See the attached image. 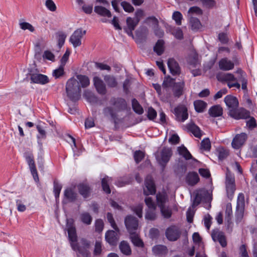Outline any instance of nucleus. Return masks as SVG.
Wrapping results in <instances>:
<instances>
[{
  "mask_svg": "<svg viewBox=\"0 0 257 257\" xmlns=\"http://www.w3.org/2000/svg\"><path fill=\"white\" fill-rule=\"evenodd\" d=\"M66 91L70 100H78L80 97L81 88L77 80L74 77L70 78L66 84Z\"/></svg>",
  "mask_w": 257,
  "mask_h": 257,
  "instance_id": "obj_1",
  "label": "nucleus"
},
{
  "mask_svg": "<svg viewBox=\"0 0 257 257\" xmlns=\"http://www.w3.org/2000/svg\"><path fill=\"white\" fill-rule=\"evenodd\" d=\"M173 85V92L175 97H179L183 94L185 83L183 81L179 82H174V79L170 77L166 78L163 81L162 86L163 92L169 93V87Z\"/></svg>",
  "mask_w": 257,
  "mask_h": 257,
  "instance_id": "obj_2",
  "label": "nucleus"
},
{
  "mask_svg": "<svg viewBox=\"0 0 257 257\" xmlns=\"http://www.w3.org/2000/svg\"><path fill=\"white\" fill-rule=\"evenodd\" d=\"M155 155L158 163L164 170L172 156V151L171 148L164 147L160 151L157 152Z\"/></svg>",
  "mask_w": 257,
  "mask_h": 257,
  "instance_id": "obj_3",
  "label": "nucleus"
},
{
  "mask_svg": "<svg viewBox=\"0 0 257 257\" xmlns=\"http://www.w3.org/2000/svg\"><path fill=\"white\" fill-rule=\"evenodd\" d=\"M28 75L30 77L31 83L44 85L49 82V79L47 76L40 74L39 72L31 70L29 71Z\"/></svg>",
  "mask_w": 257,
  "mask_h": 257,
  "instance_id": "obj_4",
  "label": "nucleus"
},
{
  "mask_svg": "<svg viewBox=\"0 0 257 257\" xmlns=\"http://www.w3.org/2000/svg\"><path fill=\"white\" fill-rule=\"evenodd\" d=\"M125 227L130 233L136 232L139 227V220L132 215H127L124 219Z\"/></svg>",
  "mask_w": 257,
  "mask_h": 257,
  "instance_id": "obj_5",
  "label": "nucleus"
},
{
  "mask_svg": "<svg viewBox=\"0 0 257 257\" xmlns=\"http://www.w3.org/2000/svg\"><path fill=\"white\" fill-rule=\"evenodd\" d=\"M181 232V229L179 226L171 225L166 229L165 234L169 240L174 241L180 237Z\"/></svg>",
  "mask_w": 257,
  "mask_h": 257,
  "instance_id": "obj_6",
  "label": "nucleus"
},
{
  "mask_svg": "<svg viewBox=\"0 0 257 257\" xmlns=\"http://www.w3.org/2000/svg\"><path fill=\"white\" fill-rule=\"evenodd\" d=\"M86 34V31H83L81 28L76 30L70 37L69 41L73 45V47L76 48L81 45V39Z\"/></svg>",
  "mask_w": 257,
  "mask_h": 257,
  "instance_id": "obj_7",
  "label": "nucleus"
},
{
  "mask_svg": "<svg viewBox=\"0 0 257 257\" xmlns=\"http://www.w3.org/2000/svg\"><path fill=\"white\" fill-rule=\"evenodd\" d=\"M109 103L116 112L126 109L127 104L125 99L119 97H112L109 100Z\"/></svg>",
  "mask_w": 257,
  "mask_h": 257,
  "instance_id": "obj_8",
  "label": "nucleus"
},
{
  "mask_svg": "<svg viewBox=\"0 0 257 257\" xmlns=\"http://www.w3.org/2000/svg\"><path fill=\"white\" fill-rule=\"evenodd\" d=\"M228 114L235 119H246L249 117L250 112L242 108L240 109L235 108L229 110Z\"/></svg>",
  "mask_w": 257,
  "mask_h": 257,
  "instance_id": "obj_9",
  "label": "nucleus"
},
{
  "mask_svg": "<svg viewBox=\"0 0 257 257\" xmlns=\"http://www.w3.org/2000/svg\"><path fill=\"white\" fill-rule=\"evenodd\" d=\"M174 114L177 120L183 122L188 118L187 108L184 105H179L174 109Z\"/></svg>",
  "mask_w": 257,
  "mask_h": 257,
  "instance_id": "obj_10",
  "label": "nucleus"
},
{
  "mask_svg": "<svg viewBox=\"0 0 257 257\" xmlns=\"http://www.w3.org/2000/svg\"><path fill=\"white\" fill-rule=\"evenodd\" d=\"M211 237L214 241H218L223 247L227 245V242L224 233L218 229H213L211 233Z\"/></svg>",
  "mask_w": 257,
  "mask_h": 257,
  "instance_id": "obj_11",
  "label": "nucleus"
},
{
  "mask_svg": "<svg viewBox=\"0 0 257 257\" xmlns=\"http://www.w3.org/2000/svg\"><path fill=\"white\" fill-rule=\"evenodd\" d=\"M156 192V186L151 176H147L145 180V187L144 188L145 195L155 194Z\"/></svg>",
  "mask_w": 257,
  "mask_h": 257,
  "instance_id": "obj_12",
  "label": "nucleus"
},
{
  "mask_svg": "<svg viewBox=\"0 0 257 257\" xmlns=\"http://www.w3.org/2000/svg\"><path fill=\"white\" fill-rule=\"evenodd\" d=\"M247 138V135L244 133L237 134L233 138L231 146L235 149H239L245 142Z\"/></svg>",
  "mask_w": 257,
  "mask_h": 257,
  "instance_id": "obj_13",
  "label": "nucleus"
},
{
  "mask_svg": "<svg viewBox=\"0 0 257 257\" xmlns=\"http://www.w3.org/2000/svg\"><path fill=\"white\" fill-rule=\"evenodd\" d=\"M25 158L29 165L31 174L33 175L34 180L36 181L38 180V175L33 156L31 154H26Z\"/></svg>",
  "mask_w": 257,
  "mask_h": 257,
  "instance_id": "obj_14",
  "label": "nucleus"
},
{
  "mask_svg": "<svg viewBox=\"0 0 257 257\" xmlns=\"http://www.w3.org/2000/svg\"><path fill=\"white\" fill-rule=\"evenodd\" d=\"M119 232L112 230H109L106 231L105 234V238L106 241L111 245L116 244L118 240V233Z\"/></svg>",
  "mask_w": 257,
  "mask_h": 257,
  "instance_id": "obj_15",
  "label": "nucleus"
},
{
  "mask_svg": "<svg viewBox=\"0 0 257 257\" xmlns=\"http://www.w3.org/2000/svg\"><path fill=\"white\" fill-rule=\"evenodd\" d=\"M67 228L68 233V237L71 242L77 241V235L75 227L73 224V220H67Z\"/></svg>",
  "mask_w": 257,
  "mask_h": 257,
  "instance_id": "obj_16",
  "label": "nucleus"
},
{
  "mask_svg": "<svg viewBox=\"0 0 257 257\" xmlns=\"http://www.w3.org/2000/svg\"><path fill=\"white\" fill-rule=\"evenodd\" d=\"M218 65L220 69L223 71L232 70L234 66V63L227 58L220 59L218 62Z\"/></svg>",
  "mask_w": 257,
  "mask_h": 257,
  "instance_id": "obj_17",
  "label": "nucleus"
},
{
  "mask_svg": "<svg viewBox=\"0 0 257 257\" xmlns=\"http://www.w3.org/2000/svg\"><path fill=\"white\" fill-rule=\"evenodd\" d=\"M94 85L97 91L101 94H104L106 93V87L104 83L99 77L95 76L93 78Z\"/></svg>",
  "mask_w": 257,
  "mask_h": 257,
  "instance_id": "obj_18",
  "label": "nucleus"
},
{
  "mask_svg": "<svg viewBox=\"0 0 257 257\" xmlns=\"http://www.w3.org/2000/svg\"><path fill=\"white\" fill-rule=\"evenodd\" d=\"M77 194L71 188H68L64 191V202H73L77 199Z\"/></svg>",
  "mask_w": 257,
  "mask_h": 257,
  "instance_id": "obj_19",
  "label": "nucleus"
},
{
  "mask_svg": "<svg viewBox=\"0 0 257 257\" xmlns=\"http://www.w3.org/2000/svg\"><path fill=\"white\" fill-rule=\"evenodd\" d=\"M168 66L170 73L173 75H178L180 73V68L177 62L173 58H170L168 61Z\"/></svg>",
  "mask_w": 257,
  "mask_h": 257,
  "instance_id": "obj_20",
  "label": "nucleus"
},
{
  "mask_svg": "<svg viewBox=\"0 0 257 257\" xmlns=\"http://www.w3.org/2000/svg\"><path fill=\"white\" fill-rule=\"evenodd\" d=\"M224 102L229 110L237 108L238 106V101L236 97L228 95L224 98Z\"/></svg>",
  "mask_w": 257,
  "mask_h": 257,
  "instance_id": "obj_21",
  "label": "nucleus"
},
{
  "mask_svg": "<svg viewBox=\"0 0 257 257\" xmlns=\"http://www.w3.org/2000/svg\"><path fill=\"white\" fill-rule=\"evenodd\" d=\"M208 195V193L205 190H200L197 192L193 200L192 206L193 207L197 206L202 201L206 199Z\"/></svg>",
  "mask_w": 257,
  "mask_h": 257,
  "instance_id": "obj_22",
  "label": "nucleus"
},
{
  "mask_svg": "<svg viewBox=\"0 0 257 257\" xmlns=\"http://www.w3.org/2000/svg\"><path fill=\"white\" fill-rule=\"evenodd\" d=\"M216 78L219 81L223 82L229 81H236V79L234 76L229 73L220 72L217 74Z\"/></svg>",
  "mask_w": 257,
  "mask_h": 257,
  "instance_id": "obj_23",
  "label": "nucleus"
},
{
  "mask_svg": "<svg viewBox=\"0 0 257 257\" xmlns=\"http://www.w3.org/2000/svg\"><path fill=\"white\" fill-rule=\"evenodd\" d=\"M167 247L164 245H156L152 248V251L155 255L162 256L168 253Z\"/></svg>",
  "mask_w": 257,
  "mask_h": 257,
  "instance_id": "obj_24",
  "label": "nucleus"
},
{
  "mask_svg": "<svg viewBox=\"0 0 257 257\" xmlns=\"http://www.w3.org/2000/svg\"><path fill=\"white\" fill-rule=\"evenodd\" d=\"M208 113L213 117L220 116L223 114V109L220 105H215L209 108Z\"/></svg>",
  "mask_w": 257,
  "mask_h": 257,
  "instance_id": "obj_25",
  "label": "nucleus"
},
{
  "mask_svg": "<svg viewBox=\"0 0 257 257\" xmlns=\"http://www.w3.org/2000/svg\"><path fill=\"white\" fill-rule=\"evenodd\" d=\"M78 189L79 193L85 198H87L90 194L91 189L86 184H80L78 185Z\"/></svg>",
  "mask_w": 257,
  "mask_h": 257,
  "instance_id": "obj_26",
  "label": "nucleus"
},
{
  "mask_svg": "<svg viewBox=\"0 0 257 257\" xmlns=\"http://www.w3.org/2000/svg\"><path fill=\"white\" fill-rule=\"evenodd\" d=\"M199 180L198 174L196 172H190L186 176V181L190 185L193 186L196 184Z\"/></svg>",
  "mask_w": 257,
  "mask_h": 257,
  "instance_id": "obj_27",
  "label": "nucleus"
},
{
  "mask_svg": "<svg viewBox=\"0 0 257 257\" xmlns=\"http://www.w3.org/2000/svg\"><path fill=\"white\" fill-rule=\"evenodd\" d=\"M187 130L191 132L194 136L198 138H200L202 136L201 131L199 127L194 123H189L186 125Z\"/></svg>",
  "mask_w": 257,
  "mask_h": 257,
  "instance_id": "obj_28",
  "label": "nucleus"
},
{
  "mask_svg": "<svg viewBox=\"0 0 257 257\" xmlns=\"http://www.w3.org/2000/svg\"><path fill=\"white\" fill-rule=\"evenodd\" d=\"M130 234L131 241L135 246L139 247H144V242L136 232Z\"/></svg>",
  "mask_w": 257,
  "mask_h": 257,
  "instance_id": "obj_29",
  "label": "nucleus"
},
{
  "mask_svg": "<svg viewBox=\"0 0 257 257\" xmlns=\"http://www.w3.org/2000/svg\"><path fill=\"white\" fill-rule=\"evenodd\" d=\"M94 12L102 17H106L108 18H110L111 17L110 12L102 6H95L94 7Z\"/></svg>",
  "mask_w": 257,
  "mask_h": 257,
  "instance_id": "obj_30",
  "label": "nucleus"
},
{
  "mask_svg": "<svg viewBox=\"0 0 257 257\" xmlns=\"http://www.w3.org/2000/svg\"><path fill=\"white\" fill-rule=\"evenodd\" d=\"M121 252L124 255H130L132 253V250L128 243L125 241H122L119 245Z\"/></svg>",
  "mask_w": 257,
  "mask_h": 257,
  "instance_id": "obj_31",
  "label": "nucleus"
},
{
  "mask_svg": "<svg viewBox=\"0 0 257 257\" xmlns=\"http://www.w3.org/2000/svg\"><path fill=\"white\" fill-rule=\"evenodd\" d=\"M154 89L156 90L159 96L161 98V99L166 100V99L169 98L171 96L170 93H166V92H162L161 86L158 83L153 84Z\"/></svg>",
  "mask_w": 257,
  "mask_h": 257,
  "instance_id": "obj_32",
  "label": "nucleus"
},
{
  "mask_svg": "<svg viewBox=\"0 0 257 257\" xmlns=\"http://www.w3.org/2000/svg\"><path fill=\"white\" fill-rule=\"evenodd\" d=\"M116 111L111 106H107L103 109V113L107 117L115 119L116 117Z\"/></svg>",
  "mask_w": 257,
  "mask_h": 257,
  "instance_id": "obj_33",
  "label": "nucleus"
},
{
  "mask_svg": "<svg viewBox=\"0 0 257 257\" xmlns=\"http://www.w3.org/2000/svg\"><path fill=\"white\" fill-rule=\"evenodd\" d=\"M219 160H223L226 159L229 154V151L228 149L223 147H219L216 149Z\"/></svg>",
  "mask_w": 257,
  "mask_h": 257,
  "instance_id": "obj_34",
  "label": "nucleus"
},
{
  "mask_svg": "<svg viewBox=\"0 0 257 257\" xmlns=\"http://www.w3.org/2000/svg\"><path fill=\"white\" fill-rule=\"evenodd\" d=\"M77 81L79 82V84H80L82 87H86L90 84V81L88 77L85 75H77L76 76Z\"/></svg>",
  "mask_w": 257,
  "mask_h": 257,
  "instance_id": "obj_35",
  "label": "nucleus"
},
{
  "mask_svg": "<svg viewBox=\"0 0 257 257\" xmlns=\"http://www.w3.org/2000/svg\"><path fill=\"white\" fill-rule=\"evenodd\" d=\"M111 181V178L108 176L104 177L101 180L102 187L104 192L107 194L110 193V189L109 186V183Z\"/></svg>",
  "mask_w": 257,
  "mask_h": 257,
  "instance_id": "obj_36",
  "label": "nucleus"
},
{
  "mask_svg": "<svg viewBox=\"0 0 257 257\" xmlns=\"http://www.w3.org/2000/svg\"><path fill=\"white\" fill-rule=\"evenodd\" d=\"M104 80L109 87H115L117 85V81L113 76L107 75L104 77Z\"/></svg>",
  "mask_w": 257,
  "mask_h": 257,
  "instance_id": "obj_37",
  "label": "nucleus"
},
{
  "mask_svg": "<svg viewBox=\"0 0 257 257\" xmlns=\"http://www.w3.org/2000/svg\"><path fill=\"white\" fill-rule=\"evenodd\" d=\"M149 33L148 29L146 26H141L136 31L137 36L141 39H146Z\"/></svg>",
  "mask_w": 257,
  "mask_h": 257,
  "instance_id": "obj_38",
  "label": "nucleus"
},
{
  "mask_svg": "<svg viewBox=\"0 0 257 257\" xmlns=\"http://www.w3.org/2000/svg\"><path fill=\"white\" fill-rule=\"evenodd\" d=\"M164 42L162 40H159L154 47V51L158 54L161 55L164 52Z\"/></svg>",
  "mask_w": 257,
  "mask_h": 257,
  "instance_id": "obj_39",
  "label": "nucleus"
},
{
  "mask_svg": "<svg viewBox=\"0 0 257 257\" xmlns=\"http://www.w3.org/2000/svg\"><path fill=\"white\" fill-rule=\"evenodd\" d=\"M132 103L133 109L136 113L139 114H142L144 112V109L143 107L136 99H133L132 100Z\"/></svg>",
  "mask_w": 257,
  "mask_h": 257,
  "instance_id": "obj_40",
  "label": "nucleus"
},
{
  "mask_svg": "<svg viewBox=\"0 0 257 257\" xmlns=\"http://www.w3.org/2000/svg\"><path fill=\"white\" fill-rule=\"evenodd\" d=\"M178 151L179 154L182 155L186 160H189L192 158L191 154L184 146L178 147Z\"/></svg>",
  "mask_w": 257,
  "mask_h": 257,
  "instance_id": "obj_41",
  "label": "nucleus"
},
{
  "mask_svg": "<svg viewBox=\"0 0 257 257\" xmlns=\"http://www.w3.org/2000/svg\"><path fill=\"white\" fill-rule=\"evenodd\" d=\"M232 211L231 204L228 203L226 204V209L225 212V221L228 224L230 223L232 217Z\"/></svg>",
  "mask_w": 257,
  "mask_h": 257,
  "instance_id": "obj_42",
  "label": "nucleus"
},
{
  "mask_svg": "<svg viewBox=\"0 0 257 257\" xmlns=\"http://www.w3.org/2000/svg\"><path fill=\"white\" fill-rule=\"evenodd\" d=\"M194 105L196 111L201 112L206 108L207 104L202 100H196L194 102Z\"/></svg>",
  "mask_w": 257,
  "mask_h": 257,
  "instance_id": "obj_43",
  "label": "nucleus"
},
{
  "mask_svg": "<svg viewBox=\"0 0 257 257\" xmlns=\"http://www.w3.org/2000/svg\"><path fill=\"white\" fill-rule=\"evenodd\" d=\"M190 24L192 30L194 31H197L199 30L201 26V23L199 19L194 17H191L190 18Z\"/></svg>",
  "mask_w": 257,
  "mask_h": 257,
  "instance_id": "obj_44",
  "label": "nucleus"
},
{
  "mask_svg": "<svg viewBox=\"0 0 257 257\" xmlns=\"http://www.w3.org/2000/svg\"><path fill=\"white\" fill-rule=\"evenodd\" d=\"M80 219L82 222L86 224H90L92 218L90 214L88 212H83L80 215Z\"/></svg>",
  "mask_w": 257,
  "mask_h": 257,
  "instance_id": "obj_45",
  "label": "nucleus"
},
{
  "mask_svg": "<svg viewBox=\"0 0 257 257\" xmlns=\"http://www.w3.org/2000/svg\"><path fill=\"white\" fill-rule=\"evenodd\" d=\"M127 28L131 29L132 30H135L136 26L139 23L135 18L131 17H128L126 20Z\"/></svg>",
  "mask_w": 257,
  "mask_h": 257,
  "instance_id": "obj_46",
  "label": "nucleus"
},
{
  "mask_svg": "<svg viewBox=\"0 0 257 257\" xmlns=\"http://www.w3.org/2000/svg\"><path fill=\"white\" fill-rule=\"evenodd\" d=\"M56 35L58 40V45L59 48H61L64 44L66 35L62 32H59L56 34Z\"/></svg>",
  "mask_w": 257,
  "mask_h": 257,
  "instance_id": "obj_47",
  "label": "nucleus"
},
{
  "mask_svg": "<svg viewBox=\"0 0 257 257\" xmlns=\"http://www.w3.org/2000/svg\"><path fill=\"white\" fill-rule=\"evenodd\" d=\"M226 186L235 185V180L233 175L227 170L226 173Z\"/></svg>",
  "mask_w": 257,
  "mask_h": 257,
  "instance_id": "obj_48",
  "label": "nucleus"
},
{
  "mask_svg": "<svg viewBox=\"0 0 257 257\" xmlns=\"http://www.w3.org/2000/svg\"><path fill=\"white\" fill-rule=\"evenodd\" d=\"M244 196L243 193H239L237 197V209H244Z\"/></svg>",
  "mask_w": 257,
  "mask_h": 257,
  "instance_id": "obj_49",
  "label": "nucleus"
},
{
  "mask_svg": "<svg viewBox=\"0 0 257 257\" xmlns=\"http://www.w3.org/2000/svg\"><path fill=\"white\" fill-rule=\"evenodd\" d=\"M156 198L159 207L165 206V203L166 202L167 197L164 194L159 193L157 195Z\"/></svg>",
  "mask_w": 257,
  "mask_h": 257,
  "instance_id": "obj_50",
  "label": "nucleus"
},
{
  "mask_svg": "<svg viewBox=\"0 0 257 257\" xmlns=\"http://www.w3.org/2000/svg\"><path fill=\"white\" fill-rule=\"evenodd\" d=\"M143 205L142 204H138L132 208V210L139 218H142L143 216Z\"/></svg>",
  "mask_w": 257,
  "mask_h": 257,
  "instance_id": "obj_51",
  "label": "nucleus"
},
{
  "mask_svg": "<svg viewBox=\"0 0 257 257\" xmlns=\"http://www.w3.org/2000/svg\"><path fill=\"white\" fill-rule=\"evenodd\" d=\"M107 219L108 222L110 223L111 227L116 231L119 232V229L117 226L115 221L113 219V215L111 213L108 212L107 213Z\"/></svg>",
  "mask_w": 257,
  "mask_h": 257,
  "instance_id": "obj_52",
  "label": "nucleus"
},
{
  "mask_svg": "<svg viewBox=\"0 0 257 257\" xmlns=\"http://www.w3.org/2000/svg\"><path fill=\"white\" fill-rule=\"evenodd\" d=\"M145 153L141 151H136L134 154V158L136 163H139L144 158Z\"/></svg>",
  "mask_w": 257,
  "mask_h": 257,
  "instance_id": "obj_53",
  "label": "nucleus"
},
{
  "mask_svg": "<svg viewBox=\"0 0 257 257\" xmlns=\"http://www.w3.org/2000/svg\"><path fill=\"white\" fill-rule=\"evenodd\" d=\"M226 193L228 198L231 200L233 198L234 191L235 190V185L226 186Z\"/></svg>",
  "mask_w": 257,
  "mask_h": 257,
  "instance_id": "obj_54",
  "label": "nucleus"
},
{
  "mask_svg": "<svg viewBox=\"0 0 257 257\" xmlns=\"http://www.w3.org/2000/svg\"><path fill=\"white\" fill-rule=\"evenodd\" d=\"M161 212L162 215L164 218H169L172 215V210L168 207H166L165 206L160 207Z\"/></svg>",
  "mask_w": 257,
  "mask_h": 257,
  "instance_id": "obj_55",
  "label": "nucleus"
},
{
  "mask_svg": "<svg viewBox=\"0 0 257 257\" xmlns=\"http://www.w3.org/2000/svg\"><path fill=\"white\" fill-rule=\"evenodd\" d=\"M211 148V143L208 138L203 139L201 143V149L205 151H209Z\"/></svg>",
  "mask_w": 257,
  "mask_h": 257,
  "instance_id": "obj_56",
  "label": "nucleus"
},
{
  "mask_svg": "<svg viewBox=\"0 0 257 257\" xmlns=\"http://www.w3.org/2000/svg\"><path fill=\"white\" fill-rule=\"evenodd\" d=\"M173 19L175 21L176 23L178 25H181V21L182 19V15L178 11L174 12L172 15Z\"/></svg>",
  "mask_w": 257,
  "mask_h": 257,
  "instance_id": "obj_57",
  "label": "nucleus"
},
{
  "mask_svg": "<svg viewBox=\"0 0 257 257\" xmlns=\"http://www.w3.org/2000/svg\"><path fill=\"white\" fill-rule=\"evenodd\" d=\"M156 209H148L145 215L146 219L153 220L156 219V214L155 212Z\"/></svg>",
  "mask_w": 257,
  "mask_h": 257,
  "instance_id": "obj_58",
  "label": "nucleus"
},
{
  "mask_svg": "<svg viewBox=\"0 0 257 257\" xmlns=\"http://www.w3.org/2000/svg\"><path fill=\"white\" fill-rule=\"evenodd\" d=\"M84 97L88 101L92 102L95 99L93 93L89 90H85L83 93Z\"/></svg>",
  "mask_w": 257,
  "mask_h": 257,
  "instance_id": "obj_59",
  "label": "nucleus"
},
{
  "mask_svg": "<svg viewBox=\"0 0 257 257\" xmlns=\"http://www.w3.org/2000/svg\"><path fill=\"white\" fill-rule=\"evenodd\" d=\"M36 127L39 133V135L37 136L38 139H45L46 137V133L44 129V127L40 124L37 125Z\"/></svg>",
  "mask_w": 257,
  "mask_h": 257,
  "instance_id": "obj_60",
  "label": "nucleus"
},
{
  "mask_svg": "<svg viewBox=\"0 0 257 257\" xmlns=\"http://www.w3.org/2000/svg\"><path fill=\"white\" fill-rule=\"evenodd\" d=\"M20 27L22 30H29L31 32H33L35 30L34 27L31 24L27 22L20 23Z\"/></svg>",
  "mask_w": 257,
  "mask_h": 257,
  "instance_id": "obj_61",
  "label": "nucleus"
},
{
  "mask_svg": "<svg viewBox=\"0 0 257 257\" xmlns=\"http://www.w3.org/2000/svg\"><path fill=\"white\" fill-rule=\"evenodd\" d=\"M172 33L177 39L182 40L183 38V32L179 28H177L173 30Z\"/></svg>",
  "mask_w": 257,
  "mask_h": 257,
  "instance_id": "obj_62",
  "label": "nucleus"
},
{
  "mask_svg": "<svg viewBox=\"0 0 257 257\" xmlns=\"http://www.w3.org/2000/svg\"><path fill=\"white\" fill-rule=\"evenodd\" d=\"M64 67L60 65L58 69H56L53 71V75L56 78H59L60 76H62L64 73Z\"/></svg>",
  "mask_w": 257,
  "mask_h": 257,
  "instance_id": "obj_63",
  "label": "nucleus"
},
{
  "mask_svg": "<svg viewBox=\"0 0 257 257\" xmlns=\"http://www.w3.org/2000/svg\"><path fill=\"white\" fill-rule=\"evenodd\" d=\"M61 189V185L55 181L54 182V193L56 198H57L59 197Z\"/></svg>",
  "mask_w": 257,
  "mask_h": 257,
  "instance_id": "obj_64",
  "label": "nucleus"
}]
</instances>
